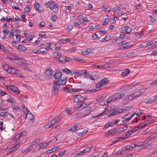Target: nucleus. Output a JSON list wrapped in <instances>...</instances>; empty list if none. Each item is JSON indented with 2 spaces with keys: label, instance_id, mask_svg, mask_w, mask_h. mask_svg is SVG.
<instances>
[{
  "label": "nucleus",
  "instance_id": "2",
  "mask_svg": "<svg viewBox=\"0 0 157 157\" xmlns=\"http://www.w3.org/2000/svg\"><path fill=\"white\" fill-rule=\"evenodd\" d=\"M87 98L86 96H82L80 95L75 96L73 98V101L74 102H82Z\"/></svg>",
  "mask_w": 157,
  "mask_h": 157
},
{
  "label": "nucleus",
  "instance_id": "46",
  "mask_svg": "<svg viewBox=\"0 0 157 157\" xmlns=\"http://www.w3.org/2000/svg\"><path fill=\"white\" fill-rule=\"evenodd\" d=\"M52 126H53L52 124H51V122L49 121L48 122V124L44 126V128H48L51 127Z\"/></svg>",
  "mask_w": 157,
  "mask_h": 157
},
{
  "label": "nucleus",
  "instance_id": "18",
  "mask_svg": "<svg viewBox=\"0 0 157 157\" xmlns=\"http://www.w3.org/2000/svg\"><path fill=\"white\" fill-rule=\"evenodd\" d=\"M128 128V127L127 125L122 124L119 127V130L121 132H123L127 129Z\"/></svg>",
  "mask_w": 157,
  "mask_h": 157
},
{
  "label": "nucleus",
  "instance_id": "6",
  "mask_svg": "<svg viewBox=\"0 0 157 157\" xmlns=\"http://www.w3.org/2000/svg\"><path fill=\"white\" fill-rule=\"evenodd\" d=\"M91 109L92 108L91 107H88L86 108L85 109L82 113V115L84 117L86 116L90 113Z\"/></svg>",
  "mask_w": 157,
  "mask_h": 157
},
{
  "label": "nucleus",
  "instance_id": "33",
  "mask_svg": "<svg viewBox=\"0 0 157 157\" xmlns=\"http://www.w3.org/2000/svg\"><path fill=\"white\" fill-rule=\"evenodd\" d=\"M21 138V137L20 133H18L15 136V138L14 139V140L16 141H18Z\"/></svg>",
  "mask_w": 157,
  "mask_h": 157
},
{
  "label": "nucleus",
  "instance_id": "20",
  "mask_svg": "<svg viewBox=\"0 0 157 157\" xmlns=\"http://www.w3.org/2000/svg\"><path fill=\"white\" fill-rule=\"evenodd\" d=\"M130 71L129 69H127L122 71L121 75L123 77L126 76L129 74Z\"/></svg>",
  "mask_w": 157,
  "mask_h": 157
},
{
  "label": "nucleus",
  "instance_id": "37",
  "mask_svg": "<svg viewBox=\"0 0 157 157\" xmlns=\"http://www.w3.org/2000/svg\"><path fill=\"white\" fill-rule=\"evenodd\" d=\"M65 152L66 150H65L63 149L61 150L59 154V156H63L64 155Z\"/></svg>",
  "mask_w": 157,
  "mask_h": 157
},
{
  "label": "nucleus",
  "instance_id": "19",
  "mask_svg": "<svg viewBox=\"0 0 157 157\" xmlns=\"http://www.w3.org/2000/svg\"><path fill=\"white\" fill-rule=\"evenodd\" d=\"M16 69L15 68L10 67L9 69L7 70V72L9 73L14 74L16 73Z\"/></svg>",
  "mask_w": 157,
  "mask_h": 157
},
{
  "label": "nucleus",
  "instance_id": "60",
  "mask_svg": "<svg viewBox=\"0 0 157 157\" xmlns=\"http://www.w3.org/2000/svg\"><path fill=\"white\" fill-rule=\"evenodd\" d=\"M7 101H9L10 102L13 103H14L15 101L14 99L13 98H10L8 100H7Z\"/></svg>",
  "mask_w": 157,
  "mask_h": 157
},
{
  "label": "nucleus",
  "instance_id": "8",
  "mask_svg": "<svg viewBox=\"0 0 157 157\" xmlns=\"http://www.w3.org/2000/svg\"><path fill=\"white\" fill-rule=\"evenodd\" d=\"M157 100V94L155 96H153L147 102V104L152 103Z\"/></svg>",
  "mask_w": 157,
  "mask_h": 157
},
{
  "label": "nucleus",
  "instance_id": "14",
  "mask_svg": "<svg viewBox=\"0 0 157 157\" xmlns=\"http://www.w3.org/2000/svg\"><path fill=\"white\" fill-rule=\"evenodd\" d=\"M18 149V147L15 145L13 147L10 151H8L7 154L9 155L14 153Z\"/></svg>",
  "mask_w": 157,
  "mask_h": 157
},
{
  "label": "nucleus",
  "instance_id": "47",
  "mask_svg": "<svg viewBox=\"0 0 157 157\" xmlns=\"http://www.w3.org/2000/svg\"><path fill=\"white\" fill-rule=\"evenodd\" d=\"M31 8H30L29 5L27 6L25 8V11L27 13H28L30 10Z\"/></svg>",
  "mask_w": 157,
  "mask_h": 157
},
{
  "label": "nucleus",
  "instance_id": "15",
  "mask_svg": "<svg viewBox=\"0 0 157 157\" xmlns=\"http://www.w3.org/2000/svg\"><path fill=\"white\" fill-rule=\"evenodd\" d=\"M50 144V142H45L44 143H40V144L39 146L40 149H42L46 147L48 144Z\"/></svg>",
  "mask_w": 157,
  "mask_h": 157
},
{
  "label": "nucleus",
  "instance_id": "5",
  "mask_svg": "<svg viewBox=\"0 0 157 157\" xmlns=\"http://www.w3.org/2000/svg\"><path fill=\"white\" fill-rule=\"evenodd\" d=\"M48 5L49 8L52 10H53L54 9H55L59 6V5L58 4H56L54 2H48L45 3L47 5L49 3Z\"/></svg>",
  "mask_w": 157,
  "mask_h": 157
},
{
  "label": "nucleus",
  "instance_id": "48",
  "mask_svg": "<svg viewBox=\"0 0 157 157\" xmlns=\"http://www.w3.org/2000/svg\"><path fill=\"white\" fill-rule=\"evenodd\" d=\"M84 154H85V153L84 152H83V150L81 151H78L76 153L77 156L82 155Z\"/></svg>",
  "mask_w": 157,
  "mask_h": 157
},
{
  "label": "nucleus",
  "instance_id": "30",
  "mask_svg": "<svg viewBox=\"0 0 157 157\" xmlns=\"http://www.w3.org/2000/svg\"><path fill=\"white\" fill-rule=\"evenodd\" d=\"M81 105H82V109L84 108H86L88 107H90L89 106L90 105L89 104H87L86 103L83 102H81Z\"/></svg>",
  "mask_w": 157,
  "mask_h": 157
},
{
  "label": "nucleus",
  "instance_id": "26",
  "mask_svg": "<svg viewBox=\"0 0 157 157\" xmlns=\"http://www.w3.org/2000/svg\"><path fill=\"white\" fill-rule=\"evenodd\" d=\"M132 94L134 97H135V98L140 96L141 95V93L140 91L138 90Z\"/></svg>",
  "mask_w": 157,
  "mask_h": 157
},
{
  "label": "nucleus",
  "instance_id": "56",
  "mask_svg": "<svg viewBox=\"0 0 157 157\" xmlns=\"http://www.w3.org/2000/svg\"><path fill=\"white\" fill-rule=\"evenodd\" d=\"M3 69L7 72V70L9 69L10 67H9V66L8 65H4L3 67Z\"/></svg>",
  "mask_w": 157,
  "mask_h": 157
},
{
  "label": "nucleus",
  "instance_id": "62",
  "mask_svg": "<svg viewBox=\"0 0 157 157\" xmlns=\"http://www.w3.org/2000/svg\"><path fill=\"white\" fill-rule=\"evenodd\" d=\"M98 36L96 33H94L92 36V38L94 40L98 38Z\"/></svg>",
  "mask_w": 157,
  "mask_h": 157
},
{
  "label": "nucleus",
  "instance_id": "16",
  "mask_svg": "<svg viewBox=\"0 0 157 157\" xmlns=\"http://www.w3.org/2000/svg\"><path fill=\"white\" fill-rule=\"evenodd\" d=\"M124 94H121L120 93H117L114 96H115V99L116 100H118L120 99L121 98H123L124 96Z\"/></svg>",
  "mask_w": 157,
  "mask_h": 157
},
{
  "label": "nucleus",
  "instance_id": "22",
  "mask_svg": "<svg viewBox=\"0 0 157 157\" xmlns=\"http://www.w3.org/2000/svg\"><path fill=\"white\" fill-rule=\"evenodd\" d=\"M134 116H135V114H132L131 117H128V118H121V121H122V122H128L129 121V120L131 119H132V117Z\"/></svg>",
  "mask_w": 157,
  "mask_h": 157
},
{
  "label": "nucleus",
  "instance_id": "53",
  "mask_svg": "<svg viewBox=\"0 0 157 157\" xmlns=\"http://www.w3.org/2000/svg\"><path fill=\"white\" fill-rule=\"evenodd\" d=\"M29 147H28L27 148L21 151V152L22 153H25V152H27L29 151Z\"/></svg>",
  "mask_w": 157,
  "mask_h": 157
},
{
  "label": "nucleus",
  "instance_id": "42",
  "mask_svg": "<svg viewBox=\"0 0 157 157\" xmlns=\"http://www.w3.org/2000/svg\"><path fill=\"white\" fill-rule=\"evenodd\" d=\"M109 109H108V108H105V111L102 113H101L99 116H100L101 115H103L104 114H107L109 113Z\"/></svg>",
  "mask_w": 157,
  "mask_h": 157
},
{
  "label": "nucleus",
  "instance_id": "25",
  "mask_svg": "<svg viewBox=\"0 0 157 157\" xmlns=\"http://www.w3.org/2000/svg\"><path fill=\"white\" fill-rule=\"evenodd\" d=\"M63 71L67 74L73 75L72 71L70 70L67 69V68H64L63 69Z\"/></svg>",
  "mask_w": 157,
  "mask_h": 157
},
{
  "label": "nucleus",
  "instance_id": "51",
  "mask_svg": "<svg viewBox=\"0 0 157 157\" xmlns=\"http://www.w3.org/2000/svg\"><path fill=\"white\" fill-rule=\"evenodd\" d=\"M103 65H94L92 66V67H93L94 68H101L103 67Z\"/></svg>",
  "mask_w": 157,
  "mask_h": 157
},
{
  "label": "nucleus",
  "instance_id": "7",
  "mask_svg": "<svg viewBox=\"0 0 157 157\" xmlns=\"http://www.w3.org/2000/svg\"><path fill=\"white\" fill-rule=\"evenodd\" d=\"M45 73L48 78H50L52 77V75L53 74L54 71L50 69L46 70Z\"/></svg>",
  "mask_w": 157,
  "mask_h": 157
},
{
  "label": "nucleus",
  "instance_id": "28",
  "mask_svg": "<svg viewBox=\"0 0 157 157\" xmlns=\"http://www.w3.org/2000/svg\"><path fill=\"white\" fill-rule=\"evenodd\" d=\"M17 48L22 51H25L27 49L25 47L21 45H20L17 46Z\"/></svg>",
  "mask_w": 157,
  "mask_h": 157
},
{
  "label": "nucleus",
  "instance_id": "63",
  "mask_svg": "<svg viewBox=\"0 0 157 157\" xmlns=\"http://www.w3.org/2000/svg\"><path fill=\"white\" fill-rule=\"evenodd\" d=\"M74 26L75 27L79 28H80L79 26L80 25V24L77 23L76 22H75L74 23Z\"/></svg>",
  "mask_w": 157,
  "mask_h": 157
},
{
  "label": "nucleus",
  "instance_id": "61",
  "mask_svg": "<svg viewBox=\"0 0 157 157\" xmlns=\"http://www.w3.org/2000/svg\"><path fill=\"white\" fill-rule=\"evenodd\" d=\"M66 112L69 114H71V110L69 108H67L66 109Z\"/></svg>",
  "mask_w": 157,
  "mask_h": 157
},
{
  "label": "nucleus",
  "instance_id": "55",
  "mask_svg": "<svg viewBox=\"0 0 157 157\" xmlns=\"http://www.w3.org/2000/svg\"><path fill=\"white\" fill-rule=\"evenodd\" d=\"M40 52L43 53H45L47 52V49L46 48H42L40 50Z\"/></svg>",
  "mask_w": 157,
  "mask_h": 157
},
{
  "label": "nucleus",
  "instance_id": "17",
  "mask_svg": "<svg viewBox=\"0 0 157 157\" xmlns=\"http://www.w3.org/2000/svg\"><path fill=\"white\" fill-rule=\"evenodd\" d=\"M92 51L91 49H84L82 51V53L84 55H88L89 53H90Z\"/></svg>",
  "mask_w": 157,
  "mask_h": 157
},
{
  "label": "nucleus",
  "instance_id": "3",
  "mask_svg": "<svg viewBox=\"0 0 157 157\" xmlns=\"http://www.w3.org/2000/svg\"><path fill=\"white\" fill-rule=\"evenodd\" d=\"M62 118V116H56L51 121V124L54 125L55 124L59 122Z\"/></svg>",
  "mask_w": 157,
  "mask_h": 157
},
{
  "label": "nucleus",
  "instance_id": "54",
  "mask_svg": "<svg viewBox=\"0 0 157 157\" xmlns=\"http://www.w3.org/2000/svg\"><path fill=\"white\" fill-rule=\"evenodd\" d=\"M140 128L139 126H137L135 127L134 128L132 129V130L134 131V132H136Z\"/></svg>",
  "mask_w": 157,
  "mask_h": 157
},
{
  "label": "nucleus",
  "instance_id": "1",
  "mask_svg": "<svg viewBox=\"0 0 157 157\" xmlns=\"http://www.w3.org/2000/svg\"><path fill=\"white\" fill-rule=\"evenodd\" d=\"M67 80V79L66 78L64 79H61L58 80L56 82L54 81L53 88L52 90V96H55L58 93L60 86L65 84Z\"/></svg>",
  "mask_w": 157,
  "mask_h": 157
},
{
  "label": "nucleus",
  "instance_id": "49",
  "mask_svg": "<svg viewBox=\"0 0 157 157\" xmlns=\"http://www.w3.org/2000/svg\"><path fill=\"white\" fill-rule=\"evenodd\" d=\"M17 63V64L19 66H23L24 65V63L21 59L19 60Z\"/></svg>",
  "mask_w": 157,
  "mask_h": 157
},
{
  "label": "nucleus",
  "instance_id": "41",
  "mask_svg": "<svg viewBox=\"0 0 157 157\" xmlns=\"http://www.w3.org/2000/svg\"><path fill=\"white\" fill-rule=\"evenodd\" d=\"M134 86L132 85H129L124 86V87L126 89L128 90L132 89Z\"/></svg>",
  "mask_w": 157,
  "mask_h": 157
},
{
  "label": "nucleus",
  "instance_id": "44",
  "mask_svg": "<svg viewBox=\"0 0 157 157\" xmlns=\"http://www.w3.org/2000/svg\"><path fill=\"white\" fill-rule=\"evenodd\" d=\"M12 108L14 110H20V109L19 107L17 105H12Z\"/></svg>",
  "mask_w": 157,
  "mask_h": 157
},
{
  "label": "nucleus",
  "instance_id": "58",
  "mask_svg": "<svg viewBox=\"0 0 157 157\" xmlns=\"http://www.w3.org/2000/svg\"><path fill=\"white\" fill-rule=\"evenodd\" d=\"M22 141H20L18 142L15 145L17 146V147H18V148L22 145Z\"/></svg>",
  "mask_w": 157,
  "mask_h": 157
},
{
  "label": "nucleus",
  "instance_id": "11",
  "mask_svg": "<svg viewBox=\"0 0 157 157\" xmlns=\"http://www.w3.org/2000/svg\"><path fill=\"white\" fill-rule=\"evenodd\" d=\"M116 129L115 128L113 130L111 129L110 130L107 132L105 134V136H113L115 135Z\"/></svg>",
  "mask_w": 157,
  "mask_h": 157
},
{
  "label": "nucleus",
  "instance_id": "27",
  "mask_svg": "<svg viewBox=\"0 0 157 157\" xmlns=\"http://www.w3.org/2000/svg\"><path fill=\"white\" fill-rule=\"evenodd\" d=\"M135 98V97H134L133 95L132 94L128 97L126 98V100L127 102H128L132 100Z\"/></svg>",
  "mask_w": 157,
  "mask_h": 157
},
{
  "label": "nucleus",
  "instance_id": "29",
  "mask_svg": "<svg viewBox=\"0 0 157 157\" xmlns=\"http://www.w3.org/2000/svg\"><path fill=\"white\" fill-rule=\"evenodd\" d=\"M118 111V110H116L113 111L112 113H111L108 116V117H110L114 116L115 115L118 114H119V113Z\"/></svg>",
  "mask_w": 157,
  "mask_h": 157
},
{
  "label": "nucleus",
  "instance_id": "38",
  "mask_svg": "<svg viewBox=\"0 0 157 157\" xmlns=\"http://www.w3.org/2000/svg\"><path fill=\"white\" fill-rule=\"evenodd\" d=\"M90 74L86 72H83V75L84 76V77L86 78H88Z\"/></svg>",
  "mask_w": 157,
  "mask_h": 157
},
{
  "label": "nucleus",
  "instance_id": "34",
  "mask_svg": "<svg viewBox=\"0 0 157 157\" xmlns=\"http://www.w3.org/2000/svg\"><path fill=\"white\" fill-rule=\"evenodd\" d=\"M16 73H15L17 76L19 77H24L23 76H21V71L20 70H17L16 69Z\"/></svg>",
  "mask_w": 157,
  "mask_h": 157
},
{
  "label": "nucleus",
  "instance_id": "35",
  "mask_svg": "<svg viewBox=\"0 0 157 157\" xmlns=\"http://www.w3.org/2000/svg\"><path fill=\"white\" fill-rule=\"evenodd\" d=\"M92 147V146L90 147H87L85 149H84L83 150V152H84L85 153H86L87 152L90 151L91 150Z\"/></svg>",
  "mask_w": 157,
  "mask_h": 157
},
{
  "label": "nucleus",
  "instance_id": "36",
  "mask_svg": "<svg viewBox=\"0 0 157 157\" xmlns=\"http://www.w3.org/2000/svg\"><path fill=\"white\" fill-rule=\"evenodd\" d=\"M129 42H127L125 40H124L122 41L121 42H119L118 43V45L119 46H122L123 45H124L128 44Z\"/></svg>",
  "mask_w": 157,
  "mask_h": 157
},
{
  "label": "nucleus",
  "instance_id": "43",
  "mask_svg": "<svg viewBox=\"0 0 157 157\" xmlns=\"http://www.w3.org/2000/svg\"><path fill=\"white\" fill-rule=\"evenodd\" d=\"M27 133L26 132H23L20 133L21 138L27 135Z\"/></svg>",
  "mask_w": 157,
  "mask_h": 157
},
{
  "label": "nucleus",
  "instance_id": "24",
  "mask_svg": "<svg viewBox=\"0 0 157 157\" xmlns=\"http://www.w3.org/2000/svg\"><path fill=\"white\" fill-rule=\"evenodd\" d=\"M114 95H113L110 96L106 100L107 102L109 103L111 102L112 101H114L115 99Z\"/></svg>",
  "mask_w": 157,
  "mask_h": 157
},
{
  "label": "nucleus",
  "instance_id": "32",
  "mask_svg": "<svg viewBox=\"0 0 157 157\" xmlns=\"http://www.w3.org/2000/svg\"><path fill=\"white\" fill-rule=\"evenodd\" d=\"M142 114V112L141 111H136L135 113H134V114H135V116H136V115L139 118H140V116Z\"/></svg>",
  "mask_w": 157,
  "mask_h": 157
},
{
  "label": "nucleus",
  "instance_id": "40",
  "mask_svg": "<svg viewBox=\"0 0 157 157\" xmlns=\"http://www.w3.org/2000/svg\"><path fill=\"white\" fill-rule=\"evenodd\" d=\"M39 36L41 38H47V35L44 33V32H43L39 34Z\"/></svg>",
  "mask_w": 157,
  "mask_h": 157
},
{
  "label": "nucleus",
  "instance_id": "31",
  "mask_svg": "<svg viewBox=\"0 0 157 157\" xmlns=\"http://www.w3.org/2000/svg\"><path fill=\"white\" fill-rule=\"evenodd\" d=\"M75 109H82V105H81V103L76 104L75 106Z\"/></svg>",
  "mask_w": 157,
  "mask_h": 157
},
{
  "label": "nucleus",
  "instance_id": "52",
  "mask_svg": "<svg viewBox=\"0 0 157 157\" xmlns=\"http://www.w3.org/2000/svg\"><path fill=\"white\" fill-rule=\"evenodd\" d=\"M96 91V90L95 89H93L90 90H85V93H86L87 94L89 93H91L92 92H94Z\"/></svg>",
  "mask_w": 157,
  "mask_h": 157
},
{
  "label": "nucleus",
  "instance_id": "57",
  "mask_svg": "<svg viewBox=\"0 0 157 157\" xmlns=\"http://www.w3.org/2000/svg\"><path fill=\"white\" fill-rule=\"evenodd\" d=\"M153 42H152V41H150L147 43H146V42H144V44H146V46H150L152 44Z\"/></svg>",
  "mask_w": 157,
  "mask_h": 157
},
{
  "label": "nucleus",
  "instance_id": "39",
  "mask_svg": "<svg viewBox=\"0 0 157 157\" xmlns=\"http://www.w3.org/2000/svg\"><path fill=\"white\" fill-rule=\"evenodd\" d=\"M7 94V93L6 91H2V90H0V97L5 95Z\"/></svg>",
  "mask_w": 157,
  "mask_h": 157
},
{
  "label": "nucleus",
  "instance_id": "45",
  "mask_svg": "<svg viewBox=\"0 0 157 157\" xmlns=\"http://www.w3.org/2000/svg\"><path fill=\"white\" fill-rule=\"evenodd\" d=\"M54 56H59L61 55V53L59 52H54L52 54Z\"/></svg>",
  "mask_w": 157,
  "mask_h": 157
},
{
  "label": "nucleus",
  "instance_id": "13",
  "mask_svg": "<svg viewBox=\"0 0 157 157\" xmlns=\"http://www.w3.org/2000/svg\"><path fill=\"white\" fill-rule=\"evenodd\" d=\"M109 79L107 78H104L101 80L100 82L101 85L104 86V85L107 84L108 83Z\"/></svg>",
  "mask_w": 157,
  "mask_h": 157
},
{
  "label": "nucleus",
  "instance_id": "12",
  "mask_svg": "<svg viewBox=\"0 0 157 157\" xmlns=\"http://www.w3.org/2000/svg\"><path fill=\"white\" fill-rule=\"evenodd\" d=\"M34 5L35 8L36 10H37L39 11H42V8L40 7L39 3H38L37 1H35Z\"/></svg>",
  "mask_w": 157,
  "mask_h": 157
},
{
  "label": "nucleus",
  "instance_id": "59",
  "mask_svg": "<svg viewBox=\"0 0 157 157\" xmlns=\"http://www.w3.org/2000/svg\"><path fill=\"white\" fill-rule=\"evenodd\" d=\"M2 32L4 35H5V34H6L7 35L9 34V33L10 32V31L8 30H3L2 31Z\"/></svg>",
  "mask_w": 157,
  "mask_h": 157
},
{
  "label": "nucleus",
  "instance_id": "23",
  "mask_svg": "<svg viewBox=\"0 0 157 157\" xmlns=\"http://www.w3.org/2000/svg\"><path fill=\"white\" fill-rule=\"evenodd\" d=\"M28 116H29L31 118H28V119L31 120L32 122H33L34 121V120L33 119L31 118H33V116L29 111H28L26 115L25 118H27Z\"/></svg>",
  "mask_w": 157,
  "mask_h": 157
},
{
  "label": "nucleus",
  "instance_id": "50",
  "mask_svg": "<svg viewBox=\"0 0 157 157\" xmlns=\"http://www.w3.org/2000/svg\"><path fill=\"white\" fill-rule=\"evenodd\" d=\"M83 72H74L73 73V74L75 75H77L78 76H80L82 75H83Z\"/></svg>",
  "mask_w": 157,
  "mask_h": 157
},
{
  "label": "nucleus",
  "instance_id": "10",
  "mask_svg": "<svg viewBox=\"0 0 157 157\" xmlns=\"http://www.w3.org/2000/svg\"><path fill=\"white\" fill-rule=\"evenodd\" d=\"M62 74L61 72L60 71H57L55 74L54 75V77L56 79H59L61 78Z\"/></svg>",
  "mask_w": 157,
  "mask_h": 157
},
{
  "label": "nucleus",
  "instance_id": "64",
  "mask_svg": "<svg viewBox=\"0 0 157 157\" xmlns=\"http://www.w3.org/2000/svg\"><path fill=\"white\" fill-rule=\"evenodd\" d=\"M45 22L44 21L41 22L39 25V26L40 27H44L45 25Z\"/></svg>",
  "mask_w": 157,
  "mask_h": 157
},
{
  "label": "nucleus",
  "instance_id": "9",
  "mask_svg": "<svg viewBox=\"0 0 157 157\" xmlns=\"http://www.w3.org/2000/svg\"><path fill=\"white\" fill-rule=\"evenodd\" d=\"M122 31L123 33L126 34H128L131 32L132 29L129 27L126 26L124 27L123 28Z\"/></svg>",
  "mask_w": 157,
  "mask_h": 157
},
{
  "label": "nucleus",
  "instance_id": "4",
  "mask_svg": "<svg viewBox=\"0 0 157 157\" xmlns=\"http://www.w3.org/2000/svg\"><path fill=\"white\" fill-rule=\"evenodd\" d=\"M6 88L13 92H14L16 94H18L19 93V90L17 88L11 85H9L6 86Z\"/></svg>",
  "mask_w": 157,
  "mask_h": 157
},
{
  "label": "nucleus",
  "instance_id": "21",
  "mask_svg": "<svg viewBox=\"0 0 157 157\" xmlns=\"http://www.w3.org/2000/svg\"><path fill=\"white\" fill-rule=\"evenodd\" d=\"M87 132L86 130H84L83 129H81L79 131L77 132V134L79 136H82L84 135Z\"/></svg>",
  "mask_w": 157,
  "mask_h": 157
}]
</instances>
